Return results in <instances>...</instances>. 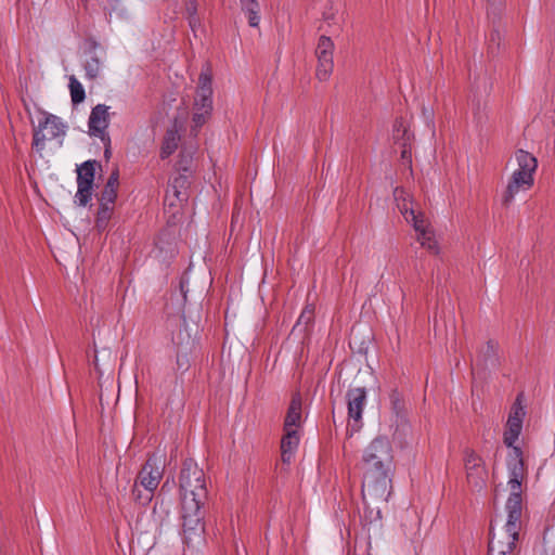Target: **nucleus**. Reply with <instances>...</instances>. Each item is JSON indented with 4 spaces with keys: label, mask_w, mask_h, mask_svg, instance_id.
<instances>
[{
    "label": "nucleus",
    "mask_w": 555,
    "mask_h": 555,
    "mask_svg": "<svg viewBox=\"0 0 555 555\" xmlns=\"http://www.w3.org/2000/svg\"><path fill=\"white\" fill-rule=\"evenodd\" d=\"M517 462L509 465V495L505 503L504 519L496 518L491 522L488 555H516L522 528V470Z\"/></svg>",
    "instance_id": "1"
},
{
    "label": "nucleus",
    "mask_w": 555,
    "mask_h": 555,
    "mask_svg": "<svg viewBox=\"0 0 555 555\" xmlns=\"http://www.w3.org/2000/svg\"><path fill=\"white\" fill-rule=\"evenodd\" d=\"M360 469L362 472V499L364 504L386 503L391 494L393 470L392 448L385 437H377L363 450Z\"/></svg>",
    "instance_id": "2"
},
{
    "label": "nucleus",
    "mask_w": 555,
    "mask_h": 555,
    "mask_svg": "<svg viewBox=\"0 0 555 555\" xmlns=\"http://www.w3.org/2000/svg\"><path fill=\"white\" fill-rule=\"evenodd\" d=\"M181 504H205L208 496L204 470L192 459L183 462L179 475Z\"/></svg>",
    "instance_id": "3"
},
{
    "label": "nucleus",
    "mask_w": 555,
    "mask_h": 555,
    "mask_svg": "<svg viewBox=\"0 0 555 555\" xmlns=\"http://www.w3.org/2000/svg\"><path fill=\"white\" fill-rule=\"evenodd\" d=\"M526 416V406L524 404V395L519 393L516 397L515 402L513 403L511 408V412L506 422V428L503 436V441L506 444V447L509 448V451L507 453L506 457V467L507 472L509 473V465L514 461H518V465H521L522 470V481L526 479V466L524 462V454L522 450L519 447L514 446L516 440L518 439L521 429H522V422Z\"/></svg>",
    "instance_id": "4"
},
{
    "label": "nucleus",
    "mask_w": 555,
    "mask_h": 555,
    "mask_svg": "<svg viewBox=\"0 0 555 555\" xmlns=\"http://www.w3.org/2000/svg\"><path fill=\"white\" fill-rule=\"evenodd\" d=\"M212 87L211 72L207 66L202 69L198 77V87L194 100V112L192 117V133L197 134L198 130L207 122L212 111Z\"/></svg>",
    "instance_id": "5"
},
{
    "label": "nucleus",
    "mask_w": 555,
    "mask_h": 555,
    "mask_svg": "<svg viewBox=\"0 0 555 555\" xmlns=\"http://www.w3.org/2000/svg\"><path fill=\"white\" fill-rule=\"evenodd\" d=\"M205 504H181V537L189 547H195L204 542V507Z\"/></svg>",
    "instance_id": "6"
},
{
    "label": "nucleus",
    "mask_w": 555,
    "mask_h": 555,
    "mask_svg": "<svg viewBox=\"0 0 555 555\" xmlns=\"http://www.w3.org/2000/svg\"><path fill=\"white\" fill-rule=\"evenodd\" d=\"M65 129L66 127L60 117L43 112L42 118L38 121V126L34 128L33 149L41 154L46 147V142L63 137Z\"/></svg>",
    "instance_id": "7"
},
{
    "label": "nucleus",
    "mask_w": 555,
    "mask_h": 555,
    "mask_svg": "<svg viewBox=\"0 0 555 555\" xmlns=\"http://www.w3.org/2000/svg\"><path fill=\"white\" fill-rule=\"evenodd\" d=\"M109 106L105 104H98L90 113L88 120L89 134L99 138L103 143L106 158L111 155V138L107 132L109 125Z\"/></svg>",
    "instance_id": "8"
},
{
    "label": "nucleus",
    "mask_w": 555,
    "mask_h": 555,
    "mask_svg": "<svg viewBox=\"0 0 555 555\" xmlns=\"http://www.w3.org/2000/svg\"><path fill=\"white\" fill-rule=\"evenodd\" d=\"M464 467L467 482L475 489L481 490L488 480V470L483 459L472 449L464 451Z\"/></svg>",
    "instance_id": "9"
},
{
    "label": "nucleus",
    "mask_w": 555,
    "mask_h": 555,
    "mask_svg": "<svg viewBox=\"0 0 555 555\" xmlns=\"http://www.w3.org/2000/svg\"><path fill=\"white\" fill-rule=\"evenodd\" d=\"M96 160H87L77 168V192L75 201L79 206H87L92 197Z\"/></svg>",
    "instance_id": "10"
},
{
    "label": "nucleus",
    "mask_w": 555,
    "mask_h": 555,
    "mask_svg": "<svg viewBox=\"0 0 555 555\" xmlns=\"http://www.w3.org/2000/svg\"><path fill=\"white\" fill-rule=\"evenodd\" d=\"M164 474L163 461L153 455L147 459L141 470L139 472L135 483L141 485L142 488L155 492Z\"/></svg>",
    "instance_id": "11"
},
{
    "label": "nucleus",
    "mask_w": 555,
    "mask_h": 555,
    "mask_svg": "<svg viewBox=\"0 0 555 555\" xmlns=\"http://www.w3.org/2000/svg\"><path fill=\"white\" fill-rule=\"evenodd\" d=\"M366 398L367 393L363 387L350 388L346 393L349 425L354 431L359 430L362 425V414L366 404Z\"/></svg>",
    "instance_id": "12"
},
{
    "label": "nucleus",
    "mask_w": 555,
    "mask_h": 555,
    "mask_svg": "<svg viewBox=\"0 0 555 555\" xmlns=\"http://www.w3.org/2000/svg\"><path fill=\"white\" fill-rule=\"evenodd\" d=\"M333 51L334 43L331 38L327 36H321L315 49V55L318 59L315 75L320 81L327 80L333 72Z\"/></svg>",
    "instance_id": "13"
},
{
    "label": "nucleus",
    "mask_w": 555,
    "mask_h": 555,
    "mask_svg": "<svg viewBox=\"0 0 555 555\" xmlns=\"http://www.w3.org/2000/svg\"><path fill=\"white\" fill-rule=\"evenodd\" d=\"M534 184V175L514 170L502 196L503 205L508 206L520 192L530 190Z\"/></svg>",
    "instance_id": "14"
},
{
    "label": "nucleus",
    "mask_w": 555,
    "mask_h": 555,
    "mask_svg": "<svg viewBox=\"0 0 555 555\" xmlns=\"http://www.w3.org/2000/svg\"><path fill=\"white\" fill-rule=\"evenodd\" d=\"M416 232V240L422 247L426 248L431 254L439 253L438 242L435 237L434 230L426 219L415 221L413 225Z\"/></svg>",
    "instance_id": "15"
},
{
    "label": "nucleus",
    "mask_w": 555,
    "mask_h": 555,
    "mask_svg": "<svg viewBox=\"0 0 555 555\" xmlns=\"http://www.w3.org/2000/svg\"><path fill=\"white\" fill-rule=\"evenodd\" d=\"M301 409L302 399L299 393H295L292 397L285 420L283 430L299 431L301 426Z\"/></svg>",
    "instance_id": "16"
},
{
    "label": "nucleus",
    "mask_w": 555,
    "mask_h": 555,
    "mask_svg": "<svg viewBox=\"0 0 555 555\" xmlns=\"http://www.w3.org/2000/svg\"><path fill=\"white\" fill-rule=\"evenodd\" d=\"M300 442L299 431L284 430L281 439V459L284 464H291Z\"/></svg>",
    "instance_id": "17"
},
{
    "label": "nucleus",
    "mask_w": 555,
    "mask_h": 555,
    "mask_svg": "<svg viewBox=\"0 0 555 555\" xmlns=\"http://www.w3.org/2000/svg\"><path fill=\"white\" fill-rule=\"evenodd\" d=\"M189 185V180L185 175H179L176 177L166 194V202H169L170 206H173V202L170 201V197H175L178 202H184L188 199L186 188Z\"/></svg>",
    "instance_id": "18"
},
{
    "label": "nucleus",
    "mask_w": 555,
    "mask_h": 555,
    "mask_svg": "<svg viewBox=\"0 0 555 555\" xmlns=\"http://www.w3.org/2000/svg\"><path fill=\"white\" fill-rule=\"evenodd\" d=\"M240 8L247 18L250 27H259L261 21V7L258 0H238Z\"/></svg>",
    "instance_id": "19"
},
{
    "label": "nucleus",
    "mask_w": 555,
    "mask_h": 555,
    "mask_svg": "<svg viewBox=\"0 0 555 555\" xmlns=\"http://www.w3.org/2000/svg\"><path fill=\"white\" fill-rule=\"evenodd\" d=\"M515 159L517 163V171L535 173L538 169V159L529 152L517 150L515 152Z\"/></svg>",
    "instance_id": "20"
},
{
    "label": "nucleus",
    "mask_w": 555,
    "mask_h": 555,
    "mask_svg": "<svg viewBox=\"0 0 555 555\" xmlns=\"http://www.w3.org/2000/svg\"><path fill=\"white\" fill-rule=\"evenodd\" d=\"M180 141V134L176 127L168 129L165 133L162 149H160V157L163 159L168 158L177 149Z\"/></svg>",
    "instance_id": "21"
},
{
    "label": "nucleus",
    "mask_w": 555,
    "mask_h": 555,
    "mask_svg": "<svg viewBox=\"0 0 555 555\" xmlns=\"http://www.w3.org/2000/svg\"><path fill=\"white\" fill-rule=\"evenodd\" d=\"M392 138L396 143H412L414 134L410 131L408 122L403 118L396 119L392 129Z\"/></svg>",
    "instance_id": "22"
},
{
    "label": "nucleus",
    "mask_w": 555,
    "mask_h": 555,
    "mask_svg": "<svg viewBox=\"0 0 555 555\" xmlns=\"http://www.w3.org/2000/svg\"><path fill=\"white\" fill-rule=\"evenodd\" d=\"M397 207L404 217V219L406 220V222L411 223L412 225L415 224V221H422L423 219H425L422 212L415 210L412 198L402 203H397Z\"/></svg>",
    "instance_id": "23"
},
{
    "label": "nucleus",
    "mask_w": 555,
    "mask_h": 555,
    "mask_svg": "<svg viewBox=\"0 0 555 555\" xmlns=\"http://www.w3.org/2000/svg\"><path fill=\"white\" fill-rule=\"evenodd\" d=\"M114 206L100 204L95 219L96 229L102 232L106 229L108 221L112 217Z\"/></svg>",
    "instance_id": "24"
},
{
    "label": "nucleus",
    "mask_w": 555,
    "mask_h": 555,
    "mask_svg": "<svg viewBox=\"0 0 555 555\" xmlns=\"http://www.w3.org/2000/svg\"><path fill=\"white\" fill-rule=\"evenodd\" d=\"M154 492L142 488L141 485L134 482L132 487V498L135 503L141 506H146L153 499Z\"/></svg>",
    "instance_id": "25"
},
{
    "label": "nucleus",
    "mask_w": 555,
    "mask_h": 555,
    "mask_svg": "<svg viewBox=\"0 0 555 555\" xmlns=\"http://www.w3.org/2000/svg\"><path fill=\"white\" fill-rule=\"evenodd\" d=\"M68 87L70 91L72 102L74 104L81 103L86 98V93L82 85L78 81V79L75 76L69 77Z\"/></svg>",
    "instance_id": "26"
},
{
    "label": "nucleus",
    "mask_w": 555,
    "mask_h": 555,
    "mask_svg": "<svg viewBox=\"0 0 555 555\" xmlns=\"http://www.w3.org/2000/svg\"><path fill=\"white\" fill-rule=\"evenodd\" d=\"M102 9L111 16L117 13L120 17L127 16V10L121 8L120 0H98Z\"/></svg>",
    "instance_id": "27"
},
{
    "label": "nucleus",
    "mask_w": 555,
    "mask_h": 555,
    "mask_svg": "<svg viewBox=\"0 0 555 555\" xmlns=\"http://www.w3.org/2000/svg\"><path fill=\"white\" fill-rule=\"evenodd\" d=\"M185 12L188 14L189 25L192 28V30L195 31L196 28L199 26V20L196 15L197 9L195 0L185 1Z\"/></svg>",
    "instance_id": "28"
},
{
    "label": "nucleus",
    "mask_w": 555,
    "mask_h": 555,
    "mask_svg": "<svg viewBox=\"0 0 555 555\" xmlns=\"http://www.w3.org/2000/svg\"><path fill=\"white\" fill-rule=\"evenodd\" d=\"M85 69H86V75L88 78H90V79L96 78L101 70V62H100L99 57L91 56L90 60H88L86 62Z\"/></svg>",
    "instance_id": "29"
},
{
    "label": "nucleus",
    "mask_w": 555,
    "mask_h": 555,
    "mask_svg": "<svg viewBox=\"0 0 555 555\" xmlns=\"http://www.w3.org/2000/svg\"><path fill=\"white\" fill-rule=\"evenodd\" d=\"M117 197V190L108 186H104L100 197V204L114 206Z\"/></svg>",
    "instance_id": "30"
},
{
    "label": "nucleus",
    "mask_w": 555,
    "mask_h": 555,
    "mask_svg": "<svg viewBox=\"0 0 555 555\" xmlns=\"http://www.w3.org/2000/svg\"><path fill=\"white\" fill-rule=\"evenodd\" d=\"M389 401L392 410L399 414L403 410V400L397 390H392L389 395Z\"/></svg>",
    "instance_id": "31"
},
{
    "label": "nucleus",
    "mask_w": 555,
    "mask_h": 555,
    "mask_svg": "<svg viewBox=\"0 0 555 555\" xmlns=\"http://www.w3.org/2000/svg\"><path fill=\"white\" fill-rule=\"evenodd\" d=\"M393 197H395L396 203H399V202L402 203V202H405L411 198L409 193L402 188L395 189Z\"/></svg>",
    "instance_id": "32"
},
{
    "label": "nucleus",
    "mask_w": 555,
    "mask_h": 555,
    "mask_svg": "<svg viewBox=\"0 0 555 555\" xmlns=\"http://www.w3.org/2000/svg\"><path fill=\"white\" fill-rule=\"evenodd\" d=\"M312 318H313V309L307 307L306 309H304V311L299 315L297 323L298 324L299 323L308 324L312 320Z\"/></svg>",
    "instance_id": "33"
},
{
    "label": "nucleus",
    "mask_w": 555,
    "mask_h": 555,
    "mask_svg": "<svg viewBox=\"0 0 555 555\" xmlns=\"http://www.w3.org/2000/svg\"><path fill=\"white\" fill-rule=\"evenodd\" d=\"M119 173L117 170L113 171L105 184V186H108V188H112V189H116L118 188V183H119Z\"/></svg>",
    "instance_id": "34"
},
{
    "label": "nucleus",
    "mask_w": 555,
    "mask_h": 555,
    "mask_svg": "<svg viewBox=\"0 0 555 555\" xmlns=\"http://www.w3.org/2000/svg\"><path fill=\"white\" fill-rule=\"evenodd\" d=\"M401 150V157L402 159L406 160L408 163H411V143L403 142L400 144Z\"/></svg>",
    "instance_id": "35"
},
{
    "label": "nucleus",
    "mask_w": 555,
    "mask_h": 555,
    "mask_svg": "<svg viewBox=\"0 0 555 555\" xmlns=\"http://www.w3.org/2000/svg\"><path fill=\"white\" fill-rule=\"evenodd\" d=\"M177 366L178 370H186L189 367V362L185 357L177 356Z\"/></svg>",
    "instance_id": "36"
},
{
    "label": "nucleus",
    "mask_w": 555,
    "mask_h": 555,
    "mask_svg": "<svg viewBox=\"0 0 555 555\" xmlns=\"http://www.w3.org/2000/svg\"><path fill=\"white\" fill-rule=\"evenodd\" d=\"M186 284H188L186 281L181 280L180 289H181V293L183 294L184 299L186 298Z\"/></svg>",
    "instance_id": "37"
},
{
    "label": "nucleus",
    "mask_w": 555,
    "mask_h": 555,
    "mask_svg": "<svg viewBox=\"0 0 555 555\" xmlns=\"http://www.w3.org/2000/svg\"><path fill=\"white\" fill-rule=\"evenodd\" d=\"M494 349H495V344H494V343H492V341H489V343L487 344V352H492V353H493V352H494Z\"/></svg>",
    "instance_id": "38"
},
{
    "label": "nucleus",
    "mask_w": 555,
    "mask_h": 555,
    "mask_svg": "<svg viewBox=\"0 0 555 555\" xmlns=\"http://www.w3.org/2000/svg\"><path fill=\"white\" fill-rule=\"evenodd\" d=\"M186 160H184V156L183 154L181 155V160H180V168L183 169V170H188V166H186Z\"/></svg>",
    "instance_id": "39"
},
{
    "label": "nucleus",
    "mask_w": 555,
    "mask_h": 555,
    "mask_svg": "<svg viewBox=\"0 0 555 555\" xmlns=\"http://www.w3.org/2000/svg\"><path fill=\"white\" fill-rule=\"evenodd\" d=\"M82 4L86 7L87 0H80Z\"/></svg>",
    "instance_id": "40"
}]
</instances>
